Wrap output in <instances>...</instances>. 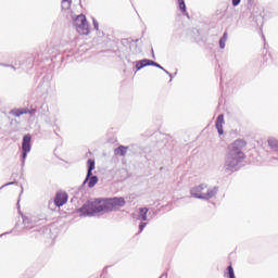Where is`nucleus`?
Segmentation results:
<instances>
[{"mask_svg":"<svg viewBox=\"0 0 278 278\" xmlns=\"http://www.w3.org/2000/svg\"><path fill=\"white\" fill-rule=\"evenodd\" d=\"M223 125H225V115L220 114V115H218L217 121H216V129H217L219 136H223V134H224Z\"/></svg>","mask_w":278,"mask_h":278,"instance_id":"10","label":"nucleus"},{"mask_svg":"<svg viewBox=\"0 0 278 278\" xmlns=\"http://www.w3.org/2000/svg\"><path fill=\"white\" fill-rule=\"evenodd\" d=\"M22 151H23V160L27 157V153L31 151V135H26L23 138V143H22Z\"/></svg>","mask_w":278,"mask_h":278,"instance_id":"7","label":"nucleus"},{"mask_svg":"<svg viewBox=\"0 0 278 278\" xmlns=\"http://www.w3.org/2000/svg\"><path fill=\"white\" fill-rule=\"evenodd\" d=\"M144 227H147V223H141V224L139 225L140 231H142V230L144 229Z\"/></svg>","mask_w":278,"mask_h":278,"instance_id":"19","label":"nucleus"},{"mask_svg":"<svg viewBox=\"0 0 278 278\" xmlns=\"http://www.w3.org/2000/svg\"><path fill=\"white\" fill-rule=\"evenodd\" d=\"M229 35L224 33L223 37L219 39V47L220 49H225V43L227 42Z\"/></svg>","mask_w":278,"mask_h":278,"instance_id":"15","label":"nucleus"},{"mask_svg":"<svg viewBox=\"0 0 278 278\" xmlns=\"http://www.w3.org/2000/svg\"><path fill=\"white\" fill-rule=\"evenodd\" d=\"M144 66H157L160 68V64L155 63L154 61L148 60V59L138 61L136 63L137 71H140L141 68H144Z\"/></svg>","mask_w":278,"mask_h":278,"instance_id":"9","label":"nucleus"},{"mask_svg":"<svg viewBox=\"0 0 278 278\" xmlns=\"http://www.w3.org/2000/svg\"><path fill=\"white\" fill-rule=\"evenodd\" d=\"M72 3H73V0H62L61 2L62 10H71Z\"/></svg>","mask_w":278,"mask_h":278,"instance_id":"14","label":"nucleus"},{"mask_svg":"<svg viewBox=\"0 0 278 278\" xmlns=\"http://www.w3.org/2000/svg\"><path fill=\"white\" fill-rule=\"evenodd\" d=\"M269 147H271V149H278V141L277 140H269Z\"/></svg>","mask_w":278,"mask_h":278,"instance_id":"18","label":"nucleus"},{"mask_svg":"<svg viewBox=\"0 0 278 278\" xmlns=\"http://www.w3.org/2000/svg\"><path fill=\"white\" fill-rule=\"evenodd\" d=\"M13 116H23V114H29V110L15 109L11 111Z\"/></svg>","mask_w":278,"mask_h":278,"instance_id":"12","label":"nucleus"},{"mask_svg":"<svg viewBox=\"0 0 278 278\" xmlns=\"http://www.w3.org/2000/svg\"><path fill=\"white\" fill-rule=\"evenodd\" d=\"M68 201V194L64 191H59L54 198V204L56 207H62Z\"/></svg>","mask_w":278,"mask_h":278,"instance_id":"8","label":"nucleus"},{"mask_svg":"<svg viewBox=\"0 0 278 278\" xmlns=\"http://www.w3.org/2000/svg\"><path fill=\"white\" fill-rule=\"evenodd\" d=\"M74 23L78 34H81L83 36H88L90 34V25L88 24V20H86V15H78Z\"/></svg>","mask_w":278,"mask_h":278,"instance_id":"4","label":"nucleus"},{"mask_svg":"<svg viewBox=\"0 0 278 278\" xmlns=\"http://www.w3.org/2000/svg\"><path fill=\"white\" fill-rule=\"evenodd\" d=\"M178 3L181 12H186V2H184V0H178Z\"/></svg>","mask_w":278,"mask_h":278,"instance_id":"17","label":"nucleus"},{"mask_svg":"<svg viewBox=\"0 0 278 278\" xmlns=\"http://www.w3.org/2000/svg\"><path fill=\"white\" fill-rule=\"evenodd\" d=\"M147 214H149V210L147 207L139 208V218H141V220H147Z\"/></svg>","mask_w":278,"mask_h":278,"instance_id":"13","label":"nucleus"},{"mask_svg":"<svg viewBox=\"0 0 278 278\" xmlns=\"http://www.w3.org/2000/svg\"><path fill=\"white\" fill-rule=\"evenodd\" d=\"M244 147H247V141L242 139H237L235 142L231 143L226 157V168L228 170H232V168H236L238 164L244 162V159L247 157V155H244V152H242Z\"/></svg>","mask_w":278,"mask_h":278,"instance_id":"1","label":"nucleus"},{"mask_svg":"<svg viewBox=\"0 0 278 278\" xmlns=\"http://www.w3.org/2000/svg\"><path fill=\"white\" fill-rule=\"evenodd\" d=\"M87 164H88V173H87V178L85 180V184L86 181H89L88 182L89 188H94V186H97V184L99 182V178L97 176H92V172L94 170V160L89 159L87 161Z\"/></svg>","mask_w":278,"mask_h":278,"instance_id":"5","label":"nucleus"},{"mask_svg":"<svg viewBox=\"0 0 278 278\" xmlns=\"http://www.w3.org/2000/svg\"><path fill=\"white\" fill-rule=\"evenodd\" d=\"M114 153L115 155H121L122 157H125V155H127V147L119 146L117 149H115Z\"/></svg>","mask_w":278,"mask_h":278,"instance_id":"11","label":"nucleus"},{"mask_svg":"<svg viewBox=\"0 0 278 278\" xmlns=\"http://www.w3.org/2000/svg\"><path fill=\"white\" fill-rule=\"evenodd\" d=\"M106 201V212H112V210H118L125 206V199L123 198H112L105 199Z\"/></svg>","mask_w":278,"mask_h":278,"instance_id":"6","label":"nucleus"},{"mask_svg":"<svg viewBox=\"0 0 278 278\" xmlns=\"http://www.w3.org/2000/svg\"><path fill=\"white\" fill-rule=\"evenodd\" d=\"M240 1H241V0H232V5H235V7H236V5H240Z\"/></svg>","mask_w":278,"mask_h":278,"instance_id":"20","label":"nucleus"},{"mask_svg":"<svg viewBox=\"0 0 278 278\" xmlns=\"http://www.w3.org/2000/svg\"><path fill=\"white\" fill-rule=\"evenodd\" d=\"M191 194L195 199H212L215 194H218V187H210L206 184L193 187L191 189Z\"/></svg>","mask_w":278,"mask_h":278,"instance_id":"3","label":"nucleus"},{"mask_svg":"<svg viewBox=\"0 0 278 278\" xmlns=\"http://www.w3.org/2000/svg\"><path fill=\"white\" fill-rule=\"evenodd\" d=\"M227 273H225V277L227 278H236V274L233 273V266L229 265L227 268Z\"/></svg>","mask_w":278,"mask_h":278,"instance_id":"16","label":"nucleus"},{"mask_svg":"<svg viewBox=\"0 0 278 278\" xmlns=\"http://www.w3.org/2000/svg\"><path fill=\"white\" fill-rule=\"evenodd\" d=\"M80 212L85 214V216H92V214H99L101 212H108V204L105 199H96L87 201Z\"/></svg>","mask_w":278,"mask_h":278,"instance_id":"2","label":"nucleus"}]
</instances>
